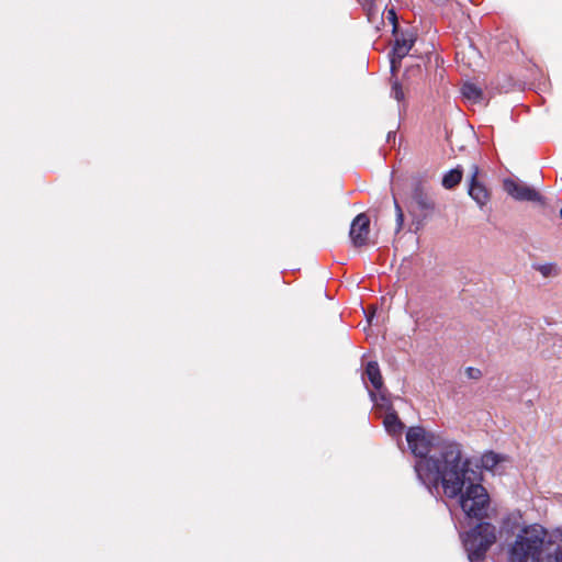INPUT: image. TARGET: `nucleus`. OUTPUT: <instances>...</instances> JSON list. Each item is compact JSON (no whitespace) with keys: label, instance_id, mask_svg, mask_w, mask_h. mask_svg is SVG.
<instances>
[{"label":"nucleus","instance_id":"nucleus-3","mask_svg":"<svg viewBox=\"0 0 562 562\" xmlns=\"http://www.w3.org/2000/svg\"><path fill=\"white\" fill-rule=\"evenodd\" d=\"M497 541L496 527L487 521H481L464 536L463 546L470 562H484L486 553Z\"/></svg>","mask_w":562,"mask_h":562},{"label":"nucleus","instance_id":"nucleus-2","mask_svg":"<svg viewBox=\"0 0 562 562\" xmlns=\"http://www.w3.org/2000/svg\"><path fill=\"white\" fill-rule=\"evenodd\" d=\"M507 562H562V549L541 525L524 527L507 546Z\"/></svg>","mask_w":562,"mask_h":562},{"label":"nucleus","instance_id":"nucleus-19","mask_svg":"<svg viewBox=\"0 0 562 562\" xmlns=\"http://www.w3.org/2000/svg\"><path fill=\"white\" fill-rule=\"evenodd\" d=\"M394 24V29H396V22H397V18H396V13L394 11V9H391L389 11V16H387Z\"/></svg>","mask_w":562,"mask_h":562},{"label":"nucleus","instance_id":"nucleus-5","mask_svg":"<svg viewBox=\"0 0 562 562\" xmlns=\"http://www.w3.org/2000/svg\"><path fill=\"white\" fill-rule=\"evenodd\" d=\"M504 190L517 201H532L546 205V199L533 188L512 179L504 180Z\"/></svg>","mask_w":562,"mask_h":562},{"label":"nucleus","instance_id":"nucleus-8","mask_svg":"<svg viewBox=\"0 0 562 562\" xmlns=\"http://www.w3.org/2000/svg\"><path fill=\"white\" fill-rule=\"evenodd\" d=\"M415 43V37L413 34H401L400 37H396L393 49H392V58H391V70L393 72L397 71L401 67L402 59L409 53L413 45Z\"/></svg>","mask_w":562,"mask_h":562},{"label":"nucleus","instance_id":"nucleus-23","mask_svg":"<svg viewBox=\"0 0 562 562\" xmlns=\"http://www.w3.org/2000/svg\"><path fill=\"white\" fill-rule=\"evenodd\" d=\"M381 400L382 401H386L385 396L384 395H381Z\"/></svg>","mask_w":562,"mask_h":562},{"label":"nucleus","instance_id":"nucleus-18","mask_svg":"<svg viewBox=\"0 0 562 562\" xmlns=\"http://www.w3.org/2000/svg\"><path fill=\"white\" fill-rule=\"evenodd\" d=\"M394 204H395V210H396V218H397L398 227L401 228L403 221H404V214H403V211L396 200H394Z\"/></svg>","mask_w":562,"mask_h":562},{"label":"nucleus","instance_id":"nucleus-9","mask_svg":"<svg viewBox=\"0 0 562 562\" xmlns=\"http://www.w3.org/2000/svg\"><path fill=\"white\" fill-rule=\"evenodd\" d=\"M412 200L416 204L417 209L428 215L435 210V203L428 193L425 191L422 181H416L412 190Z\"/></svg>","mask_w":562,"mask_h":562},{"label":"nucleus","instance_id":"nucleus-11","mask_svg":"<svg viewBox=\"0 0 562 562\" xmlns=\"http://www.w3.org/2000/svg\"><path fill=\"white\" fill-rule=\"evenodd\" d=\"M366 374L372 386L380 391L383 386V378L376 361H369L367 363Z\"/></svg>","mask_w":562,"mask_h":562},{"label":"nucleus","instance_id":"nucleus-1","mask_svg":"<svg viewBox=\"0 0 562 562\" xmlns=\"http://www.w3.org/2000/svg\"><path fill=\"white\" fill-rule=\"evenodd\" d=\"M406 441L418 458L414 465L418 480L429 490L440 484L447 497L456 498L464 487L470 467V461L463 458L461 443L441 438L420 426L408 428Z\"/></svg>","mask_w":562,"mask_h":562},{"label":"nucleus","instance_id":"nucleus-7","mask_svg":"<svg viewBox=\"0 0 562 562\" xmlns=\"http://www.w3.org/2000/svg\"><path fill=\"white\" fill-rule=\"evenodd\" d=\"M370 233V218L366 213L358 214L351 222L349 236L355 247L368 244Z\"/></svg>","mask_w":562,"mask_h":562},{"label":"nucleus","instance_id":"nucleus-6","mask_svg":"<svg viewBox=\"0 0 562 562\" xmlns=\"http://www.w3.org/2000/svg\"><path fill=\"white\" fill-rule=\"evenodd\" d=\"M468 194L480 207L491 201V191L480 178V168L476 165L471 167V175L468 183Z\"/></svg>","mask_w":562,"mask_h":562},{"label":"nucleus","instance_id":"nucleus-16","mask_svg":"<svg viewBox=\"0 0 562 562\" xmlns=\"http://www.w3.org/2000/svg\"><path fill=\"white\" fill-rule=\"evenodd\" d=\"M392 97L398 102L405 100L404 90L402 88V85L397 80H395L392 85Z\"/></svg>","mask_w":562,"mask_h":562},{"label":"nucleus","instance_id":"nucleus-14","mask_svg":"<svg viewBox=\"0 0 562 562\" xmlns=\"http://www.w3.org/2000/svg\"><path fill=\"white\" fill-rule=\"evenodd\" d=\"M505 461V457L494 451H486L481 457V467L492 471L498 463Z\"/></svg>","mask_w":562,"mask_h":562},{"label":"nucleus","instance_id":"nucleus-20","mask_svg":"<svg viewBox=\"0 0 562 562\" xmlns=\"http://www.w3.org/2000/svg\"><path fill=\"white\" fill-rule=\"evenodd\" d=\"M360 2H362V4L364 7H368L369 9H371L374 4V0H359Z\"/></svg>","mask_w":562,"mask_h":562},{"label":"nucleus","instance_id":"nucleus-17","mask_svg":"<svg viewBox=\"0 0 562 562\" xmlns=\"http://www.w3.org/2000/svg\"><path fill=\"white\" fill-rule=\"evenodd\" d=\"M465 374L469 379H472V380H479L482 378V371L477 368H473V367H468L465 369Z\"/></svg>","mask_w":562,"mask_h":562},{"label":"nucleus","instance_id":"nucleus-24","mask_svg":"<svg viewBox=\"0 0 562 562\" xmlns=\"http://www.w3.org/2000/svg\"><path fill=\"white\" fill-rule=\"evenodd\" d=\"M560 216H561V218H562V209L560 210Z\"/></svg>","mask_w":562,"mask_h":562},{"label":"nucleus","instance_id":"nucleus-21","mask_svg":"<svg viewBox=\"0 0 562 562\" xmlns=\"http://www.w3.org/2000/svg\"><path fill=\"white\" fill-rule=\"evenodd\" d=\"M370 395H371L372 400H375V393L374 392H370Z\"/></svg>","mask_w":562,"mask_h":562},{"label":"nucleus","instance_id":"nucleus-15","mask_svg":"<svg viewBox=\"0 0 562 562\" xmlns=\"http://www.w3.org/2000/svg\"><path fill=\"white\" fill-rule=\"evenodd\" d=\"M533 269L542 274L544 278L554 277L559 274V269L555 263H543V265H535Z\"/></svg>","mask_w":562,"mask_h":562},{"label":"nucleus","instance_id":"nucleus-10","mask_svg":"<svg viewBox=\"0 0 562 562\" xmlns=\"http://www.w3.org/2000/svg\"><path fill=\"white\" fill-rule=\"evenodd\" d=\"M383 425L386 431L392 436H401L405 427V425L398 418V415L394 409H392L385 415L383 419Z\"/></svg>","mask_w":562,"mask_h":562},{"label":"nucleus","instance_id":"nucleus-22","mask_svg":"<svg viewBox=\"0 0 562 562\" xmlns=\"http://www.w3.org/2000/svg\"><path fill=\"white\" fill-rule=\"evenodd\" d=\"M432 2L440 3L442 0H431Z\"/></svg>","mask_w":562,"mask_h":562},{"label":"nucleus","instance_id":"nucleus-12","mask_svg":"<svg viewBox=\"0 0 562 562\" xmlns=\"http://www.w3.org/2000/svg\"><path fill=\"white\" fill-rule=\"evenodd\" d=\"M461 93L464 99L472 103H480L483 100V91L472 82H465L461 87Z\"/></svg>","mask_w":562,"mask_h":562},{"label":"nucleus","instance_id":"nucleus-4","mask_svg":"<svg viewBox=\"0 0 562 562\" xmlns=\"http://www.w3.org/2000/svg\"><path fill=\"white\" fill-rule=\"evenodd\" d=\"M459 504L467 517L480 520L485 519L488 515L490 495L486 488L479 483H470L464 492H460Z\"/></svg>","mask_w":562,"mask_h":562},{"label":"nucleus","instance_id":"nucleus-13","mask_svg":"<svg viewBox=\"0 0 562 562\" xmlns=\"http://www.w3.org/2000/svg\"><path fill=\"white\" fill-rule=\"evenodd\" d=\"M463 170L460 166H458L457 168L451 169L443 176L441 184L445 189L451 190L461 182Z\"/></svg>","mask_w":562,"mask_h":562}]
</instances>
